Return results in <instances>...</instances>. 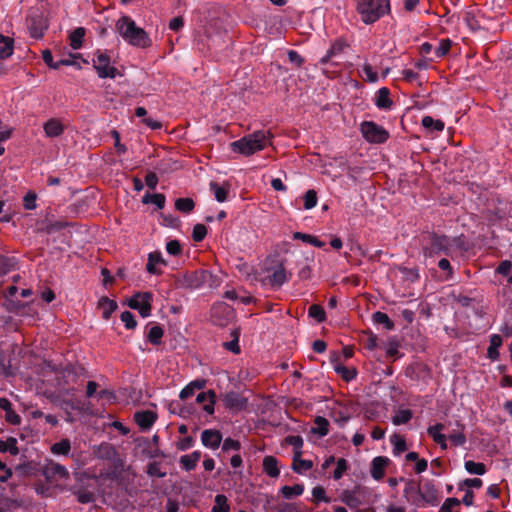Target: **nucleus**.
Wrapping results in <instances>:
<instances>
[{
	"mask_svg": "<svg viewBox=\"0 0 512 512\" xmlns=\"http://www.w3.org/2000/svg\"><path fill=\"white\" fill-rule=\"evenodd\" d=\"M43 129L45 132V135L49 138H55L59 137L64 132V125L62 122L57 118H50L47 120L44 125Z\"/></svg>",
	"mask_w": 512,
	"mask_h": 512,
	"instance_id": "nucleus-19",
	"label": "nucleus"
},
{
	"mask_svg": "<svg viewBox=\"0 0 512 512\" xmlns=\"http://www.w3.org/2000/svg\"><path fill=\"white\" fill-rule=\"evenodd\" d=\"M195 207L191 198H179L175 201V208L182 213H190Z\"/></svg>",
	"mask_w": 512,
	"mask_h": 512,
	"instance_id": "nucleus-45",
	"label": "nucleus"
},
{
	"mask_svg": "<svg viewBox=\"0 0 512 512\" xmlns=\"http://www.w3.org/2000/svg\"><path fill=\"white\" fill-rule=\"evenodd\" d=\"M93 67L100 78H115L117 76V68L110 63V57L105 52L98 51L93 59Z\"/></svg>",
	"mask_w": 512,
	"mask_h": 512,
	"instance_id": "nucleus-8",
	"label": "nucleus"
},
{
	"mask_svg": "<svg viewBox=\"0 0 512 512\" xmlns=\"http://www.w3.org/2000/svg\"><path fill=\"white\" fill-rule=\"evenodd\" d=\"M74 494L76 495L77 500L83 504L91 503L95 500L94 493L87 489H78Z\"/></svg>",
	"mask_w": 512,
	"mask_h": 512,
	"instance_id": "nucleus-50",
	"label": "nucleus"
},
{
	"mask_svg": "<svg viewBox=\"0 0 512 512\" xmlns=\"http://www.w3.org/2000/svg\"><path fill=\"white\" fill-rule=\"evenodd\" d=\"M308 315L318 323L323 322L326 318L324 308L318 304H313L309 307Z\"/></svg>",
	"mask_w": 512,
	"mask_h": 512,
	"instance_id": "nucleus-47",
	"label": "nucleus"
},
{
	"mask_svg": "<svg viewBox=\"0 0 512 512\" xmlns=\"http://www.w3.org/2000/svg\"><path fill=\"white\" fill-rule=\"evenodd\" d=\"M116 30L129 45L146 48L151 45V39L144 29L138 27L129 16H122L116 22Z\"/></svg>",
	"mask_w": 512,
	"mask_h": 512,
	"instance_id": "nucleus-2",
	"label": "nucleus"
},
{
	"mask_svg": "<svg viewBox=\"0 0 512 512\" xmlns=\"http://www.w3.org/2000/svg\"><path fill=\"white\" fill-rule=\"evenodd\" d=\"M288 59L296 67H301L302 64L304 63L303 57L297 51L294 50L288 51Z\"/></svg>",
	"mask_w": 512,
	"mask_h": 512,
	"instance_id": "nucleus-64",
	"label": "nucleus"
},
{
	"mask_svg": "<svg viewBox=\"0 0 512 512\" xmlns=\"http://www.w3.org/2000/svg\"><path fill=\"white\" fill-rule=\"evenodd\" d=\"M152 299L153 296L150 292H138L129 299L128 306L146 318L151 314Z\"/></svg>",
	"mask_w": 512,
	"mask_h": 512,
	"instance_id": "nucleus-7",
	"label": "nucleus"
},
{
	"mask_svg": "<svg viewBox=\"0 0 512 512\" xmlns=\"http://www.w3.org/2000/svg\"><path fill=\"white\" fill-rule=\"evenodd\" d=\"M201 458L200 451H194L191 454L182 455L180 457V464L186 471L193 470Z\"/></svg>",
	"mask_w": 512,
	"mask_h": 512,
	"instance_id": "nucleus-24",
	"label": "nucleus"
},
{
	"mask_svg": "<svg viewBox=\"0 0 512 512\" xmlns=\"http://www.w3.org/2000/svg\"><path fill=\"white\" fill-rule=\"evenodd\" d=\"M451 246L448 236L430 233L423 240L422 252L425 258H431L440 254L449 255Z\"/></svg>",
	"mask_w": 512,
	"mask_h": 512,
	"instance_id": "nucleus-5",
	"label": "nucleus"
},
{
	"mask_svg": "<svg viewBox=\"0 0 512 512\" xmlns=\"http://www.w3.org/2000/svg\"><path fill=\"white\" fill-rule=\"evenodd\" d=\"M363 138L372 144L385 143L389 138V132L374 121H363L360 125Z\"/></svg>",
	"mask_w": 512,
	"mask_h": 512,
	"instance_id": "nucleus-6",
	"label": "nucleus"
},
{
	"mask_svg": "<svg viewBox=\"0 0 512 512\" xmlns=\"http://www.w3.org/2000/svg\"><path fill=\"white\" fill-rule=\"evenodd\" d=\"M293 239L301 240L305 243H309V244H311L315 247H319V248H321L324 245V243L321 242L317 237L309 235V234H305L302 232H295L293 234Z\"/></svg>",
	"mask_w": 512,
	"mask_h": 512,
	"instance_id": "nucleus-43",
	"label": "nucleus"
},
{
	"mask_svg": "<svg viewBox=\"0 0 512 512\" xmlns=\"http://www.w3.org/2000/svg\"><path fill=\"white\" fill-rule=\"evenodd\" d=\"M347 467V461L345 459H338L337 466L333 472V478L335 480H339L340 478H342L344 472L347 470Z\"/></svg>",
	"mask_w": 512,
	"mask_h": 512,
	"instance_id": "nucleus-62",
	"label": "nucleus"
},
{
	"mask_svg": "<svg viewBox=\"0 0 512 512\" xmlns=\"http://www.w3.org/2000/svg\"><path fill=\"white\" fill-rule=\"evenodd\" d=\"M98 307L102 311V317L105 320H108L112 313L117 309V303L114 300L109 299L108 297H102L99 299Z\"/></svg>",
	"mask_w": 512,
	"mask_h": 512,
	"instance_id": "nucleus-25",
	"label": "nucleus"
},
{
	"mask_svg": "<svg viewBox=\"0 0 512 512\" xmlns=\"http://www.w3.org/2000/svg\"><path fill=\"white\" fill-rule=\"evenodd\" d=\"M241 449V443L238 440H234L232 438H226L223 441L222 444V451L228 452V451H240Z\"/></svg>",
	"mask_w": 512,
	"mask_h": 512,
	"instance_id": "nucleus-59",
	"label": "nucleus"
},
{
	"mask_svg": "<svg viewBox=\"0 0 512 512\" xmlns=\"http://www.w3.org/2000/svg\"><path fill=\"white\" fill-rule=\"evenodd\" d=\"M232 335L234 336L233 340L225 342L223 344L224 348L234 354H239L241 351L239 346V333L236 330H234L232 332Z\"/></svg>",
	"mask_w": 512,
	"mask_h": 512,
	"instance_id": "nucleus-51",
	"label": "nucleus"
},
{
	"mask_svg": "<svg viewBox=\"0 0 512 512\" xmlns=\"http://www.w3.org/2000/svg\"><path fill=\"white\" fill-rule=\"evenodd\" d=\"M120 318L127 329H134L137 325L134 315L129 311L122 312Z\"/></svg>",
	"mask_w": 512,
	"mask_h": 512,
	"instance_id": "nucleus-61",
	"label": "nucleus"
},
{
	"mask_svg": "<svg viewBox=\"0 0 512 512\" xmlns=\"http://www.w3.org/2000/svg\"><path fill=\"white\" fill-rule=\"evenodd\" d=\"M17 267V260L14 257H7L0 255V276H4L9 272L15 270Z\"/></svg>",
	"mask_w": 512,
	"mask_h": 512,
	"instance_id": "nucleus-34",
	"label": "nucleus"
},
{
	"mask_svg": "<svg viewBox=\"0 0 512 512\" xmlns=\"http://www.w3.org/2000/svg\"><path fill=\"white\" fill-rule=\"evenodd\" d=\"M389 464L390 459L388 457L377 456L373 458L370 468L371 477L376 481L382 480L385 476V471Z\"/></svg>",
	"mask_w": 512,
	"mask_h": 512,
	"instance_id": "nucleus-15",
	"label": "nucleus"
},
{
	"mask_svg": "<svg viewBox=\"0 0 512 512\" xmlns=\"http://www.w3.org/2000/svg\"><path fill=\"white\" fill-rule=\"evenodd\" d=\"M348 47L347 42L343 38H338L334 42H332L330 48L327 50L326 54L320 59L319 63L322 65L326 64H335L333 59L339 55H341L344 50Z\"/></svg>",
	"mask_w": 512,
	"mask_h": 512,
	"instance_id": "nucleus-13",
	"label": "nucleus"
},
{
	"mask_svg": "<svg viewBox=\"0 0 512 512\" xmlns=\"http://www.w3.org/2000/svg\"><path fill=\"white\" fill-rule=\"evenodd\" d=\"M164 330L159 325L152 326L147 333V340L152 345H159L162 341Z\"/></svg>",
	"mask_w": 512,
	"mask_h": 512,
	"instance_id": "nucleus-38",
	"label": "nucleus"
},
{
	"mask_svg": "<svg viewBox=\"0 0 512 512\" xmlns=\"http://www.w3.org/2000/svg\"><path fill=\"white\" fill-rule=\"evenodd\" d=\"M390 443L393 446V454L395 456L402 454L407 449L406 440L402 435L393 434L390 437Z\"/></svg>",
	"mask_w": 512,
	"mask_h": 512,
	"instance_id": "nucleus-31",
	"label": "nucleus"
},
{
	"mask_svg": "<svg viewBox=\"0 0 512 512\" xmlns=\"http://www.w3.org/2000/svg\"><path fill=\"white\" fill-rule=\"evenodd\" d=\"M374 103L378 109L390 110L393 105V101L390 98V90L386 87L380 88L375 94Z\"/></svg>",
	"mask_w": 512,
	"mask_h": 512,
	"instance_id": "nucleus-20",
	"label": "nucleus"
},
{
	"mask_svg": "<svg viewBox=\"0 0 512 512\" xmlns=\"http://www.w3.org/2000/svg\"><path fill=\"white\" fill-rule=\"evenodd\" d=\"M50 451L56 456H68L71 452V442L69 439L64 438L59 442L52 444Z\"/></svg>",
	"mask_w": 512,
	"mask_h": 512,
	"instance_id": "nucleus-26",
	"label": "nucleus"
},
{
	"mask_svg": "<svg viewBox=\"0 0 512 512\" xmlns=\"http://www.w3.org/2000/svg\"><path fill=\"white\" fill-rule=\"evenodd\" d=\"M43 474L47 479H64L67 478L69 475L68 470L66 469L65 466L54 461H49L44 465Z\"/></svg>",
	"mask_w": 512,
	"mask_h": 512,
	"instance_id": "nucleus-16",
	"label": "nucleus"
},
{
	"mask_svg": "<svg viewBox=\"0 0 512 512\" xmlns=\"http://www.w3.org/2000/svg\"><path fill=\"white\" fill-rule=\"evenodd\" d=\"M18 292V288L15 286V285H11L9 286L5 291H4V298H5V301H4V306L6 307V309L9 311V312H12V313H15L17 315H20V316H23L25 315V310L26 309H29V304H26V303H22L20 301H15L13 299V297L16 295V293Z\"/></svg>",
	"mask_w": 512,
	"mask_h": 512,
	"instance_id": "nucleus-11",
	"label": "nucleus"
},
{
	"mask_svg": "<svg viewBox=\"0 0 512 512\" xmlns=\"http://www.w3.org/2000/svg\"><path fill=\"white\" fill-rule=\"evenodd\" d=\"M157 420V414L151 410L137 411L134 414V421L142 431H148Z\"/></svg>",
	"mask_w": 512,
	"mask_h": 512,
	"instance_id": "nucleus-14",
	"label": "nucleus"
},
{
	"mask_svg": "<svg viewBox=\"0 0 512 512\" xmlns=\"http://www.w3.org/2000/svg\"><path fill=\"white\" fill-rule=\"evenodd\" d=\"M335 371H336L338 374H340V375L343 377V379H344L345 381H351V380H353V379L356 377V375H357V372H356V370H355V369H350V368H347V367H345V366H343V365H337V366L335 367Z\"/></svg>",
	"mask_w": 512,
	"mask_h": 512,
	"instance_id": "nucleus-53",
	"label": "nucleus"
},
{
	"mask_svg": "<svg viewBox=\"0 0 512 512\" xmlns=\"http://www.w3.org/2000/svg\"><path fill=\"white\" fill-rule=\"evenodd\" d=\"M401 273L403 274L404 278L409 282H416L419 280V271L416 268H400Z\"/></svg>",
	"mask_w": 512,
	"mask_h": 512,
	"instance_id": "nucleus-58",
	"label": "nucleus"
},
{
	"mask_svg": "<svg viewBox=\"0 0 512 512\" xmlns=\"http://www.w3.org/2000/svg\"><path fill=\"white\" fill-rule=\"evenodd\" d=\"M165 201H166L165 196L160 193H154V194L146 193L142 198V202L144 204L152 203V204L156 205L157 208H159V209H162L164 207Z\"/></svg>",
	"mask_w": 512,
	"mask_h": 512,
	"instance_id": "nucleus-39",
	"label": "nucleus"
},
{
	"mask_svg": "<svg viewBox=\"0 0 512 512\" xmlns=\"http://www.w3.org/2000/svg\"><path fill=\"white\" fill-rule=\"evenodd\" d=\"M26 23L29 34L34 39H41L48 29L46 18L39 12L31 13L27 17Z\"/></svg>",
	"mask_w": 512,
	"mask_h": 512,
	"instance_id": "nucleus-9",
	"label": "nucleus"
},
{
	"mask_svg": "<svg viewBox=\"0 0 512 512\" xmlns=\"http://www.w3.org/2000/svg\"><path fill=\"white\" fill-rule=\"evenodd\" d=\"M222 401L225 408L233 412H240L246 409L248 403L246 397L235 391L225 393Z\"/></svg>",
	"mask_w": 512,
	"mask_h": 512,
	"instance_id": "nucleus-12",
	"label": "nucleus"
},
{
	"mask_svg": "<svg viewBox=\"0 0 512 512\" xmlns=\"http://www.w3.org/2000/svg\"><path fill=\"white\" fill-rule=\"evenodd\" d=\"M313 463L310 460H303L300 459V456L294 455L293 463H292V469L296 473H303L305 471H308L312 468Z\"/></svg>",
	"mask_w": 512,
	"mask_h": 512,
	"instance_id": "nucleus-40",
	"label": "nucleus"
},
{
	"mask_svg": "<svg viewBox=\"0 0 512 512\" xmlns=\"http://www.w3.org/2000/svg\"><path fill=\"white\" fill-rule=\"evenodd\" d=\"M341 501L348 507L356 509L361 505V500L355 491L344 490L341 493Z\"/></svg>",
	"mask_w": 512,
	"mask_h": 512,
	"instance_id": "nucleus-29",
	"label": "nucleus"
},
{
	"mask_svg": "<svg viewBox=\"0 0 512 512\" xmlns=\"http://www.w3.org/2000/svg\"><path fill=\"white\" fill-rule=\"evenodd\" d=\"M197 403L203 404V410L212 415L214 413V405L216 402V393L213 390L200 392L196 397Z\"/></svg>",
	"mask_w": 512,
	"mask_h": 512,
	"instance_id": "nucleus-18",
	"label": "nucleus"
},
{
	"mask_svg": "<svg viewBox=\"0 0 512 512\" xmlns=\"http://www.w3.org/2000/svg\"><path fill=\"white\" fill-rule=\"evenodd\" d=\"M230 505L224 494H217L214 498V505L211 512H229Z\"/></svg>",
	"mask_w": 512,
	"mask_h": 512,
	"instance_id": "nucleus-37",
	"label": "nucleus"
},
{
	"mask_svg": "<svg viewBox=\"0 0 512 512\" xmlns=\"http://www.w3.org/2000/svg\"><path fill=\"white\" fill-rule=\"evenodd\" d=\"M262 466L264 473L269 477L276 478L279 476L278 460L274 456L264 457Z\"/></svg>",
	"mask_w": 512,
	"mask_h": 512,
	"instance_id": "nucleus-22",
	"label": "nucleus"
},
{
	"mask_svg": "<svg viewBox=\"0 0 512 512\" xmlns=\"http://www.w3.org/2000/svg\"><path fill=\"white\" fill-rule=\"evenodd\" d=\"M464 467L465 470L472 475H484L487 471L484 463L475 462L472 460L465 461Z\"/></svg>",
	"mask_w": 512,
	"mask_h": 512,
	"instance_id": "nucleus-36",
	"label": "nucleus"
},
{
	"mask_svg": "<svg viewBox=\"0 0 512 512\" xmlns=\"http://www.w3.org/2000/svg\"><path fill=\"white\" fill-rule=\"evenodd\" d=\"M452 46V41L449 38L441 39L439 45L436 47L434 53L437 58L446 56Z\"/></svg>",
	"mask_w": 512,
	"mask_h": 512,
	"instance_id": "nucleus-46",
	"label": "nucleus"
},
{
	"mask_svg": "<svg viewBox=\"0 0 512 512\" xmlns=\"http://www.w3.org/2000/svg\"><path fill=\"white\" fill-rule=\"evenodd\" d=\"M273 134L270 130H257L230 144L231 150L244 156L253 155L272 145Z\"/></svg>",
	"mask_w": 512,
	"mask_h": 512,
	"instance_id": "nucleus-1",
	"label": "nucleus"
},
{
	"mask_svg": "<svg viewBox=\"0 0 512 512\" xmlns=\"http://www.w3.org/2000/svg\"><path fill=\"white\" fill-rule=\"evenodd\" d=\"M285 442L288 445L293 446L295 450V455L300 456L301 455V449L303 447V439L299 435H289L285 438Z\"/></svg>",
	"mask_w": 512,
	"mask_h": 512,
	"instance_id": "nucleus-48",
	"label": "nucleus"
},
{
	"mask_svg": "<svg viewBox=\"0 0 512 512\" xmlns=\"http://www.w3.org/2000/svg\"><path fill=\"white\" fill-rule=\"evenodd\" d=\"M304 492L303 484H295L293 486L285 485L280 489V493L285 499H291L302 495Z\"/></svg>",
	"mask_w": 512,
	"mask_h": 512,
	"instance_id": "nucleus-33",
	"label": "nucleus"
},
{
	"mask_svg": "<svg viewBox=\"0 0 512 512\" xmlns=\"http://www.w3.org/2000/svg\"><path fill=\"white\" fill-rule=\"evenodd\" d=\"M269 274L261 279L263 285H268L273 289L280 288L284 283L288 282L289 276L282 264L268 270Z\"/></svg>",
	"mask_w": 512,
	"mask_h": 512,
	"instance_id": "nucleus-10",
	"label": "nucleus"
},
{
	"mask_svg": "<svg viewBox=\"0 0 512 512\" xmlns=\"http://www.w3.org/2000/svg\"><path fill=\"white\" fill-rule=\"evenodd\" d=\"M357 12L365 24H372L390 12L389 0H357Z\"/></svg>",
	"mask_w": 512,
	"mask_h": 512,
	"instance_id": "nucleus-4",
	"label": "nucleus"
},
{
	"mask_svg": "<svg viewBox=\"0 0 512 512\" xmlns=\"http://www.w3.org/2000/svg\"><path fill=\"white\" fill-rule=\"evenodd\" d=\"M361 77L369 83H376L378 81L377 72L374 71L373 67L367 62L362 66Z\"/></svg>",
	"mask_w": 512,
	"mask_h": 512,
	"instance_id": "nucleus-44",
	"label": "nucleus"
},
{
	"mask_svg": "<svg viewBox=\"0 0 512 512\" xmlns=\"http://www.w3.org/2000/svg\"><path fill=\"white\" fill-rule=\"evenodd\" d=\"M502 345V337L498 334H492L490 336V344L487 349V356L490 360H498L500 353L499 347Z\"/></svg>",
	"mask_w": 512,
	"mask_h": 512,
	"instance_id": "nucleus-23",
	"label": "nucleus"
},
{
	"mask_svg": "<svg viewBox=\"0 0 512 512\" xmlns=\"http://www.w3.org/2000/svg\"><path fill=\"white\" fill-rule=\"evenodd\" d=\"M37 195L34 192L29 191L23 197V206L26 210H34L37 207L36 204Z\"/></svg>",
	"mask_w": 512,
	"mask_h": 512,
	"instance_id": "nucleus-60",
	"label": "nucleus"
},
{
	"mask_svg": "<svg viewBox=\"0 0 512 512\" xmlns=\"http://www.w3.org/2000/svg\"><path fill=\"white\" fill-rule=\"evenodd\" d=\"M201 442L205 447L215 450L222 442V434L218 430L206 429L201 433Z\"/></svg>",
	"mask_w": 512,
	"mask_h": 512,
	"instance_id": "nucleus-17",
	"label": "nucleus"
},
{
	"mask_svg": "<svg viewBox=\"0 0 512 512\" xmlns=\"http://www.w3.org/2000/svg\"><path fill=\"white\" fill-rule=\"evenodd\" d=\"M413 417V413L409 409L398 410L392 417V423L394 425H402L408 423Z\"/></svg>",
	"mask_w": 512,
	"mask_h": 512,
	"instance_id": "nucleus-41",
	"label": "nucleus"
},
{
	"mask_svg": "<svg viewBox=\"0 0 512 512\" xmlns=\"http://www.w3.org/2000/svg\"><path fill=\"white\" fill-rule=\"evenodd\" d=\"M457 428L453 429L448 436H446L443 431L446 426L443 423H436L435 425L429 426L427 429V434L433 439L435 443H437L442 450H446L447 440L449 439L451 444L454 446H462L466 443V436L464 434V426L457 422Z\"/></svg>",
	"mask_w": 512,
	"mask_h": 512,
	"instance_id": "nucleus-3",
	"label": "nucleus"
},
{
	"mask_svg": "<svg viewBox=\"0 0 512 512\" xmlns=\"http://www.w3.org/2000/svg\"><path fill=\"white\" fill-rule=\"evenodd\" d=\"M312 497L315 502H330V498L327 497L326 491L322 486H316L312 489Z\"/></svg>",
	"mask_w": 512,
	"mask_h": 512,
	"instance_id": "nucleus-55",
	"label": "nucleus"
},
{
	"mask_svg": "<svg viewBox=\"0 0 512 512\" xmlns=\"http://www.w3.org/2000/svg\"><path fill=\"white\" fill-rule=\"evenodd\" d=\"M147 474L151 477L163 478L166 472L162 471L161 464L159 462H151L147 466Z\"/></svg>",
	"mask_w": 512,
	"mask_h": 512,
	"instance_id": "nucleus-52",
	"label": "nucleus"
},
{
	"mask_svg": "<svg viewBox=\"0 0 512 512\" xmlns=\"http://www.w3.org/2000/svg\"><path fill=\"white\" fill-rule=\"evenodd\" d=\"M207 235V228L204 224H196L193 227L192 238L195 242H201Z\"/></svg>",
	"mask_w": 512,
	"mask_h": 512,
	"instance_id": "nucleus-57",
	"label": "nucleus"
},
{
	"mask_svg": "<svg viewBox=\"0 0 512 512\" xmlns=\"http://www.w3.org/2000/svg\"><path fill=\"white\" fill-rule=\"evenodd\" d=\"M374 322L378 324H383L386 329L392 330L394 328V324L386 313L377 311L373 314Z\"/></svg>",
	"mask_w": 512,
	"mask_h": 512,
	"instance_id": "nucleus-49",
	"label": "nucleus"
},
{
	"mask_svg": "<svg viewBox=\"0 0 512 512\" xmlns=\"http://www.w3.org/2000/svg\"><path fill=\"white\" fill-rule=\"evenodd\" d=\"M86 34L84 27H77L69 34L70 46L74 50H78L83 45V40Z\"/></svg>",
	"mask_w": 512,
	"mask_h": 512,
	"instance_id": "nucleus-27",
	"label": "nucleus"
},
{
	"mask_svg": "<svg viewBox=\"0 0 512 512\" xmlns=\"http://www.w3.org/2000/svg\"><path fill=\"white\" fill-rule=\"evenodd\" d=\"M312 433L320 437H324L329 433V422L322 416H317L314 419V427L311 429Z\"/></svg>",
	"mask_w": 512,
	"mask_h": 512,
	"instance_id": "nucleus-28",
	"label": "nucleus"
},
{
	"mask_svg": "<svg viewBox=\"0 0 512 512\" xmlns=\"http://www.w3.org/2000/svg\"><path fill=\"white\" fill-rule=\"evenodd\" d=\"M317 205V194L315 190H308L304 195V208L310 210Z\"/></svg>",
	"mask_w": 512,
	"mask_h": 512,
	"instance_id": "nucleus-54",
	"label": "nucleus"
},
{
	"mask_svg": "<svg viewBox=\"0 0 512 512\" xmlns=\"http://www.w3.org/2000/svg\"><path fill=\"white\" fill-rule=\"evenodd\" d=\"M0 452H9L11 455L16 456L19 453L17 447V440L15 438H8L6 441H0Z\"/></svg>",
	"mask_w": 512,
	"mask_h": 512,
	"instance_id": "nucleus-42",
	"label": "nucleus"
},
{
	"mask_svg": "<svg viewBox=\"0 0 512 512\" xmlns=\"http://www.w3.org/2000/svg\"><path fill=\"white\" fill-rule=\"evenodd\" d=\"M166 250L170 255L176 256L181 253V245L177 240H170L166 244Z\"/></svg>",
	"mask_w": 512,
	"mask_h": 512,
	"instance_id": "nucleus-63",
	"label": "nucleus"
},
{
	"mask_svg": "<svg viewBox=\"0 0 512 512\" xmlns=\"http://www.w3.org/2000/svg\"><path fill=\"white\" fill-rule=\"evenodd\" d=\"M14 51V40H8L0 47V59L5 60L12 56Z\"/></svg>",
	"mask_w": 512,
	"mask_h": 512,
	"instance_id": "nucleus-56",
	"label": "nucleus"
},
{
	"mask_svg": "<svg viewBox=\"0 0 512 512\" xmlns=\"http://www.w3.org/2000/svg\"><path fill=\"white\" fill-rule=\"evenodd\" d=\"M422 126L429 131L441 132L444 129V122L439 119H434L431 116H424L421 121Z\"/></svg>",
	"mask_w": 512,
	"mask_h": 512,
	"instance_id": "nucleus-32",
	"label": "nucleus"
},
{
	"mask_svg": "<svg viewBox=\"0 0 512 512\" xmlns=\"http://www.w3.org/2000/svg\"><path fill=\"white\" fill-rule=\"evenodd\" d=\"M158 264H164V260L162 258L161 253L154 252L150 253L148 257V262L146 265V269L151 274H158L160 271L157 268Z\"/></svg>",
	"mask_w": 512,
	"mask_h": 512,
	"instance_id": "nucleus-30",
	"label": "nucleus"
},
{
	"mask_svg": "<svg viewBox=\"0 0 512 512\" xmlns=\"http://www.w3.org/2000/svg\"><path fill=\"white\" fill-rule=\"evenodd\" d=\"M464 21L466 25L469 27V29L472 31H478L482 27L478 19L477 13L473 9L465 12Z\"/></svg>",
	"mask_w": 512,
	"mask_h": 512,
	"instance_id": "nucleus-35",
	"label": "nucleus"
},
{
	"mask_svg": "<svg viewBox=\"0 0 512 512\" xmlns=\"http://www.w3.org/2000/svg\"><path fill=\"white\" fill-rule=\"evenodd\" d=\"M210 190L213 192L215 199L222 203L225 202L228 198V193L230 191V184L228 182L223 183L222 185L217 182H210Z\"/></svg>",
	"mask_w": 512,
	"mask_h": 512,
	"instance_id": "nucleus-21",
	"label": "nucleus"
}]
</instances>
